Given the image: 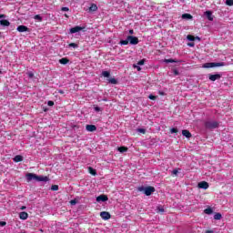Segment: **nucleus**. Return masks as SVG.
<instances>
[{"instance_id":"obj_34","label":"nucleus","mask_w":233,"mask_h":233,"mask_svg":"<svg viewBox=\"0 0 233 233\" xmlns=\"http://www.w3.org/2000/svg\"><path fill=\"white\" fill-rule=\"evenodd\" d=\"M148 98L151 99V101H156L157 99V96L154 95H149Z\"/></svg>"},{"instance_id":"obj_2","label":"nucleus","mask_w":233,"mask_h":233,"mask_svg":"<svg viewBox=\"0 0 233 233\" xmlns=\"http://www.w3.org/2000/svg\"><path fill=\"white\" fill-rule=\"evenodd\" d=\"M138 191L143 192L146 196H152L153 192H156V187L152 186L139 187Z\"/></svg>"},{"instance_id":"obj_48","label":"nucleus","mask_w":233,"mask_h":233,"mask_svg":"<svg viewBox=\"0 0 233 233\" xmlns=\"http://www.w3.org/2000/svg\"><path fill=\"white\" fill-rule=\"evenodd\" d=\"M5 17H6L5 15H0V19H5Z\"/></svg>"},{"instance_id":"obj_45","label":"nucleus","mask_w":233,"mask_h":233,"mask_svg":"<svg viewBox=\"0 0 233 233\" xmlns=\"http://www.w3.org/2000/svg\"><path fill=\"white\" fill-rule=\"evenodd\" d=\"M6 225V222H5V221H0V226L1 227H5Z\"/></svg>"},{"instance_id":"obj_28","label":"nucleus","mask_w":233,"mask_h":233,"mask_svg":"<svg viewBox=\"0 0 233 233\" xmlns=\"http://www.w3.org/2000/svg\"><path fill=\"white\" fill-rule=\"evenodd\" d=\"M164 63H177L175 59L169 58V59H165Z\"/></svg>"},{"instance_id":"obj_29","label":"nucleus","mask_w":233,"mask_h":233,"mask_svg":"<svg viewBox=\"0 0 233 233\" xmlns=\"http://www.w3.org/2000/svg\"><path fill=\"white\" fill-rule=\"evenodd\" d=\"M157 212H159L160 214H163V212H165V208H163V207H161V206H158V207L157 208Z\"/></svg>"},{"instance_id":"obj_23","label":"nucleus","mask_w":233,"mask_h":233,"mask_svg":"<svg viewBox=\"0 0 233 233\" xmlns=\"http://www.w3.org/2000/svg\"><path fill=\"white\" fill-rule=\"evenodd\" d=\"M34 19H35V21H38L39 23L43 22V17L41 16V15H35Z\"/></svg>"},{"instance_id":"obj_33","label":"nucleus","mask_w":233,"mask_h":233,"mask_svg":"<svg viewBox=\"0 0 233 233\" xmlns=\"http://www.w3.org/2000/svg\"><path fill=\"white\" fill-rule=\"evenodd\" d=\"M69 46L72 47V48H78L79 46L76 43H70Z\"/></svg>"},{"instance_id":"obj_11","label":"nucleus","mask_w":233,"mask_h":233,"mask_svg":"<svg viewBox=\"0 0 233 233\" xmlns=\"http://www.w3.org/2000/svg\"><path fill=\"white\" fill-rule=\"evenodd\" d=\"M17 32H30V29L26 25H18Z\"/></svg>"},{"instance_id":"obj_16","label":"nucleus","mask_w":233,"mask_h":233,"mask_svg":"<svg viewBox=\"0 0 233 233\" xmlns=\"http://www.w3.org/2000/svg\"><path fill=\"white\" fill-rule=\"evenodd\" d=\"M60 65H68L70 63V60L66 57H63L59 60Z\"/></svg>"},{"instance_id":"obj_39","label":"nucleus","mask_w":233,"mask_h":233,"mask_svg":"<svg viewBox=\"0 0 233 233\" xmlns=\"http://www.w3.org/2000/svg\"><path fill=\"white\" fill-rule=\"evenodd\" d=\"M174 76H179V71L177 69H173Z\"/></svg>"},{"instance_id":"obj_22","label":"nucleus","mask_w":233,"mask_h":233,"mask_svg":"<svg viewBox=\"0 0 233 233\" xmlns=\"http://www.w3.org/2000/svg\"><path fill=\"white\" fill-rule=\"evenodd\" d=\"M182 19H192V15L190 14H183L182 15Z\"/></svg>"},{"instance_id":"obj_19","label":"nucleus","mask_w":233,"mask_h":233,"mask_svg":"<svg viewBox=\"0 0 233 233\" xmlns=\"http://www.w3.org/2000/svg\"><path fill=\"white\" fill-rule=\"evenodd\" d=\"M88 172H89V174H91V176H97V171L96 169H94V167H88Z\"/></svg>"},{"instance_id":"obj_42","label":"nucleus","mask_w":233,"mask_h":233,"mask_svg":"<svg viewBox=\"0 0 233 233\" xmlns=\"http://www.w3.org/2000/svg\"><path fill=\"white\" fill-rule=\"evenodd\" d=\"M77 204V200L73 199L70 201V205H76Z\"/></svg>"},{"instance_id":"obj_5","label":"nucleus","mask_w":233,"mask_h":233,"mask_svg":"<svg viewBox=\"0 0 233 233\" xmlns=\"http://www.w3.org/2000/svg\"><path fill=\"white\" fill-rule=\"evenodd\" d=\"M127 41H129L130 45H137V43H139V38L136 36L128 35Z\"/></svg>"},{"instance_id":"obj_4","label":"nucleus","mask_w":233,"mask_h":233,"mask_svg":"<svg viewBox=\"0 0 233 233\" xmlns=\"http://www.w3.org/2000/svg\"><path fill=\"white\" fill-rule=\"evenodd\" d=\"M216 66H225V64L223 62H219V63L211 62V63L204 64V68H214Z\"/></svg>"},{"instance_id":"obj_25","label":"nucleus","mask_w":233,"mask_h":233,"mask_svg":"<svg viewBox=\"0 0 233 233\" xmlns=\"http://www.w3.org/2000/svg\"><path fill=\"white\" fill-rule=\"evenodd\" d=\"M108 83L111 85H117V80L116 78H109Z\"/></svg>"},{"instance_id":"obj_40","label":"nucleus","mask_w":233,"mask_h":233,"mask_svg":"<svg viewBox=\"0 0 233 233\" xmlns=\"http://www.w3.org/2000/svg\"><path fill=\"white\" fill-rule=\"evenodd\" d=\"M94 110H95V112H101V107H99V106H95V107H94Z\"/></svg>"},{"instance_id":"obj_27","label":"nucleus","mask_w":233,"mask_h":233,"mask_svg":"<svg viewBox=\"0 0 233 233\" xmlns=\"http://www.w3.org/2000/svg\"><path fill=\"white\" fill-rule=\"evenodd\" d=\"M187 39L188 41H196V36H194L192 35H187Z\"/></svg>"},{"instance_id":"obj_56","label":"nucleus","mask_w":233,"mask_h":233,"mask_svg":"<svg viewBox=\"0 0 233 233\" xmlns=\"http://www.w3.org/2000/svg\"><path fill=\"white\" fill-rule=\"evenodd\" d=\"M2 73V71L0 70V74Z\"/></svg>"},{"instance_id":"obj_15","label":"nucleus","mask_w":233,"mask_h":233,"mask_svg":"<svg viewBox=\"0 0 233 233\" xmlns=\"http://www.w3.org/2000/svg\"><path fill=\"white\" fill-rule=\"evenodd\" d=\"M1 26H10V22L6 19L0 20Z\"/></svg>"},{"instance_id":"obj_37","label":"nucleus","mask_w":233,"mask_h":233,"mask_svg":"<svg viewBox=\"0 0 233 233\" xmlns=\"http://www.w3.org/2000/svg\"><path fill=\"white\" fill-rule=\"evenodd\" d=\"M177 132H178V130L176 127H173V128L170 129L171 134H177Z\"/></svg>"},{"instance_id":"obj_51","label":"nucleus","mask_w":233,"mask_h":233,"mask_svg":"<svg viewBox=\"0 0 233 233\" xmlns=\"http://www.w3.org/2000/svg\"><path fill=\"white\" fill-rule=\"evenodd\" d=\"M187 45H188V46H194V43H189Z\"/></svg>"},{"instance_id":"obj_31","label":"nucleus","mask_w":233,"mask_h":233,"mask_svg":"<svg viewBox=\"0 0 233 233\" xmlns=\"http://www.w3.org/2000/svg\"><path fill=\"white\" fill-rule=\"evenodd\" d=\"M226 5H228V6H233V0H226Z\"/></svg>"},{"instance_id":"obj_8","label":"nucleus","mask_w":233,"mask_h":233,"mask_svg":"<svg viewBox=\"0 0 233 233\" xmlns=\"http://www.w3.org/2000/svg\"><path fill=\"white\" fill-rule=\"evenodd\" d=\"M208 79L209 81H218V79H221V75L220 74L209 75Z\"/></svg>"},{"instance_id":"obj_24","label":"nucleus","mask_w":233,"mask_h":233,"mask_svg":"<svg viewBox=\"0 0 233 233\" xmlns=\"http://www.w3.org/2000/svg\"><path fill=\"white\" fill-rule=\"evenodd\" d=\"M205 214L210 215L214 212V210H212V208H208L204 210Z\"/></svg>"},{"instance_id":"obj_49","label":"nucleus","mask_w":233,"mask_h":233,"mask_svg":"<svg viewBox=\"0 0 233 233\" xmlns=\"http://www.w3.org/2000/svg\"><path fill=\"white\" fill-rule=\"evenodd\" d=\"M196 39H197L198 41H201V38H200L199 36H196V37H195V41H196Z\"/></svg>"},{"instance_id":"obj_1","label":"nucleus","mask_w":233,"mask_h":233,"mask_svg":"<svg viewBox=\"0 0 233 233\" xmlns=\"http://www.w3.org/2000/svg\"><path fill=\"white\" fill-rule=\"evenodd\" d=\"M25 177L27 181H32V179H35V181H39V182L44 181L45 183H46L47 181H50V177L37 176L36 174H34V173H27L25 175Z\"/></svg>"},{"instance_id":"obj_35","label":"nucleus","mask_w":233,"mask_h":233,"mask_svg":"<svg viewBox=\"0 0 233 233\" xmlns=\"http://www.w3.org/2000/svg\"><path fill=\"white\" fill-rule=\"evenodd\" d=\"M137 132H139L140 134H147V129H145V128H138Z\"/></svg>"},{"instance_id":"obj_10","label":"nucleus","mask_w":233,"mask_h":233,"mask_svg":"<svg viewBox=\"0 0 233 233\" xmlns=\"http://www.w3.org/2000/svg\"><path fill=\"white\" fill-rule=\"evenodd\" d=\"M198 187L199 188H203L204 190H207V188H208V182H207V181L199 182V183L198 184Z\"/></svg>"},{"instance_id":"obj_46","label":"nucleus","mask_w":233,"mask_h":233,"mask_svg":"<svg viewBox=\"0 0 233 233\" xmlns=\"http://www.w3.org/2000/svg\"><path fill=\"white\" fill-rule=\"evenodd\" d=\"M177 169H174L173 171H172V174H174L175 176H177Z\"/></svg>"},{"instance_id":"obj_20","label":"nucleus","mask_w":233,"mask_h":233,"mask_svg":"<svg viewBox=\"0 0 233 233\" xmlns=\"http://www.w3.org/2000/svg\"><path fill=\"white\" fill-rule=\"evenodd\" d=\"M89 12H97V5L91 4V5L89 7Z\"/></svg>"},{"instance_id":"obj_47","label":"nucleus","mask_w":233,"mask_h":233,"mask_svg":"<svg viewBox=\"0 0 233 233\" xmlns=\"http://www.w3.org/2000/svg\"><path fill=\"white\" fill-rule=\"evenodd\" d=\"M205 233H214V230L207 229Z\"/></svg>"},{"instance_id":"obj_7","label":"nucleus","mask_w":233,"mask_h":233,"mask_svg":"<svg viewBox=\"0 0 233 233\" xmlns=\"http://www.w3.org/2000/svg\"><path fill=\"white\" fill-rule=\"evenodd\" d=\"M100 217H101L102 219H104L105 221H106V220L110 219V218H112V216H111L108 212H106V211H102V212L100 213Z\"/></svg>"},{"instance_id":"obj_50","label":"nucleus","mask_w":233,"mask_h":233,"mask_svg":"<svg viewBox=\"0 0 233 233\" xmlns=\"http://www.w3.org/2000/svg\"><path fill=\"white\" fill-rule=\"evenodd\" d=\"M129 34H134V29L129 30Z\"/></svg>"},{"instance_id":"obj_36","label":"nucleus","mask_w":233,"mask_h":233,"mask_svg":"<svg viewBox=\"0 0 233 233\" xmlns=\"http://www.w3.org/2000/svg\"><path fill=\"white\" fill-rule=\"evenodd\" d=\"M51 190H54V191L59 190V186H57V185H53V186L51 187Z\"/></svg>"},{"instance_id":"obj_3","label":"nucleus","mask_w":233,"mask_h":233,"mask_svg":"<svg viewBox=\"0 0 233 233\" xmlns=\"http://www.w3.org/2000/svg\"><path fill=\"white\" fill-rule=\"evenodd\" d=\"M204 126L206 128L213 130L214 128H218V127H219V123L218 121H207L205 122Z\"/></svg>"},{"instance_id":"obj_43","label":"nucleus","mask_w":233,"mask_h":233,"mask_svg":"<svg viewBox=\"0 0 233 233\" xmlns=\"http://www.w3.org/2000/svg\"><path fill=\"white\" fill-rule=\"evenodd\" d=\"M70 10L68 7H62V12H68Z\"/></svg>"},{"instance_id":"obj_9","label":"nucleus","mask_w":233,"mask_h":233,"mask_svg":"<svg viewBox=\"0 0 233 233\" xmlns=\"http://www.w3.org/2000/svg\"><path fill=\"white\" fill-rule=\"evenodd\" d=\"M96 201H97V203H100V201H102V202L108 201V196L100 195L96 198Z\"/></svg>"},{"instance_id":"obj_17","label":"nucleus","mask_w":233,"mask_h":233,"mask_svg":"<svg viewBox=\"0 0 233 233\" xmlns=\"http://www.w3.org/2000/svg\"><path fill=\"white\" fill-rule=\"evenodd\" d=\"M14 161H15V163H21V161H23V156H21V155H16V156L14 157Z\"/></svg>"},{"instance_id":"obj_30","label":"nucleus","mask_w":233,"mask_h":233,"mask_svg":"<svg viewBox=\"0 0 233 233\" xmlns=\"http://www.w3.org/2000/svg\"><path fill=\"white\" fill-rule=\"evenodd\" d=\"M214 219H217V220L221 219V214H220V213H216V214L214 215Z\"/></svg>"},{"instance_id":"obj_52","label":"nucleus","mask_w":233,"mask_h":233,"mask_svg":"<svg viewBox=\"0 0 233 233\" xmlns=\"http://www.w3.org/2000/svg\"><path fill=\"white\" fill-rule=\"evenodd\" d=\"M58 93H59V94H65V91L59 90Z\"/></svg>"},{"instance_id":"obj_38","label":"nucleus","mask_w":233,"mask_h":233,"mask_svg":"<svg viewBox=\"0 0 233 233\" xmlns=\"http://www.w3.org/2000/svg\"><path fill=\"white\" fill-rule=\"evenodd\" d=\"M137 65H138V66H142L143 65H145V59L138 61Z\"/></svg>"},{"instance_id":"obj_44","label":"nucleus","mask_w":233,"mask_h":233,"mask_svg":"<svg viewBox=\"0 0 233 233\" xmlns=\"http://www.w3.org/2000/svg\"><path fill=\"white\" fill-rule=\"evenodd\" d=\"M134 68H137L138 72H141V66L134 65Z\"/></svg>"},{"instance_id":"obj_18","label":"nucleus","mask_w":233,"mask_h":233,"mask_svg":"<svg viewBox=\"0 0 233 233\" xmlns=\"http://www.w3.org/2000/svg\"><path fill=\"white\" fill-rule=\"evenodd\" d=\"M19 218H20V219H28V213H26V212H25V211H23V212H21L20 214H19Z\"/></svg>"},{"instance_id":"obj_14","label":"nucleus","mask_w":233,"mask_h":233,"mask_svg":"<svg viewBox=\"0 0 233 233\" xmlns=\"http://www.w3.org/2000/svg\"><path fill=\"white\" fill-rule=\"evenodd\" d=\"M205 15L208 19V21H214V17L212 16V11H206Z\"/></svg>"},{"instance_id":"obj_54","label":"nucleus","mask_w":233,"mask_h":233,"mask_svg":"<svg viewBox=\"0 0 233 233\" xmlns=\"http://www.w3.org/2000/svg\"><path fill=\"white\" fill-rule=\"evenodd\" d=\"M29 77H34V74L30 73Z\"/></svg>"},{"instance_id":"obj_55","label":"nucleus","mask_w":233,"mask_h":233,"mask_svg":"<svg viewBox=\"0 0 233 233\" xmlns=\"http://www.w3.org/2000/svg\"><path fill=\"white\" fill-rule=\"evenodd\" d=\"M160 96H164V93H160Z\"/></svg>"},{"instance_id":"obj_32","label":"nucleus","mask_w":233,"mask_h":233,"mask_svg":"<svg viewBox=\"0 0 233 233\" xmlns=\"http://www.w3.org/2000/svg\"><path fill=\"white\" fill-rule=\"evenodd\" d=\"M128 42H129L128 38L127 40H121L120 45L127 46V45H128Z\"/></svg>"},{"instance_id":"obj_26","label":"nucleus","mask_w":233,"mask_h":233,"mask_svg":"<svg viewBox=\"0 0 233 233\" xmlns=\"http://www.w3.org/2000/svg\"><path fill=\"white\" fill-rule=\"evenodd\" d=\"M102 76L103 77H110V71H103Z\"/></svg>"},{"instance_id":"obj_21","label":"nucleus","mask_w":233,"mask_h":233,"mask_svg":"<svg viewBox=\"0 0 233 233\" xmlns=\"http://www.w3.org/2000/svg\"><path fill=\"white\" fill-rule=\"evenodd\" d=\"M118 152H120V154H124V152H128V147H119L117 148Z\"/></svg>"},{"instance_id":"obj_53","label":"nucleus","mask_w":233,"mask_h":233,"mask_svg":"<svg viewBox=\"0 0 233 233\" xmlns=\"http://www.w3.org/2000/svg\"><path fill=\"white\" fill-rule=\"evenodd\" d=\"M25 208H26V207L22 206L21 210H25Z\"/></svg>"},{"instance_id":"obj_6","label":"nucleus","mask_w":233,"mask_h":233,"mask_svg":"<svg viewBox=\"0 0 233 233\" xmlns=\"http://www.w3.org/2000/svg\"><path fill=\"white\" fill-rule=\"evenodd\" d=\"M81 30H85V27L76 25L75 27L70 28V34H77V32H81Z\"/></svg>"},{"instance_id":"obj_41","label":"nucleus","mask_w":233,"mask_h":233,"mask_svg":"<svg viewBox=\"0 0 233 233\" xmlns=\"http://www.w3.org/2000/svg\"><path fill=\"white\" fill-rule=\"evenodd\" d=\"M47 105H48V106H54V101L49 100V101L47 102Z\"/></svg>"},{"instance_id":"obj_13","label":"nucleus","mask_w":233,"mask_h":233,"mask_svg":"<svg viewBox=\"0 0 233 233\" xmlns=\"http://www.w3.org/2000/svg\"><path fill=\"white\" fill-rule=\"evenodd\" d=\"M182 136H184V137H187V139H190V137H192V133H190V131L184 129L182 130Z\"/></svg>"},{"instance_id":"obj_12","label":"nucleus","mask_w":233,"mask_h":233,"mask_svg":"<svg viewBox=\"0 0 233 233\" xmlns=\"http://www.w3.org/2000/svg\"><path fill=\"white\" fill-rule=\"evenodd\" d=\"M86 130H87V132H96L97 127L95 125H86Z\"/></svg>"}]
</instances>
